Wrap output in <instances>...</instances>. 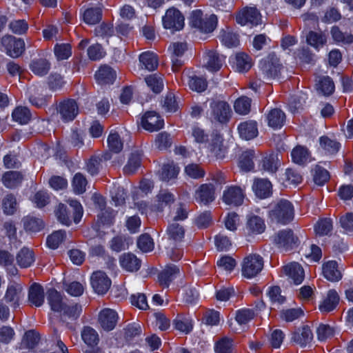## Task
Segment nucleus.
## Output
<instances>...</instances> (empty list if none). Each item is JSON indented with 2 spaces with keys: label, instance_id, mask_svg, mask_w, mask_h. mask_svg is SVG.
Listing matches in <instances>:
<instances>
[{
  "label": "nucleus",
  "instance_id": "obj_1",
  "mask_svg": "<svg viewBox=\"0 0 353 353\" xmlns=\"http://www.w3.org/2000/svg\"><path fill=\"white\" fill-rule=\"evenodd\" d=\"M69 207L59 203L54 210V214L58 221L66 226L72 224V220L78 223L83 216V210L81 203L77 200H69Z\"/></svg>",
  "mask_w": 353,
  "mask_h": 353
},
{
  "label": "nucleus",
  "instance_id": "obj_2",
  "mask_svg": "<svg viewBox=\"0 0 353 353\" xmlns=\"http://www.w3.org/2000/svg\"><path fill=\"white\" fill-rule=\"evenodd\" d=\"M294 216V209L292 203L285 199L275 201L269 211V217L272 221L288 224Z\"/></svg>",
  "mask_w": 353,
  "mask_h": 353
},
{
  "label": "nucleus",
  "instance_id": "obj_3",
  "mask_svg": "<svg viewBox=\"0 0 353 353\" xmlns=\"http://www.w3.org/2000/svg\"><path fill=\"white\" fill-rule=\"evenodd\" d=\"M218 19L215 14L205 15L203 17L201 10H196L192 12L190 24L204 33H210L214 30L217 26Z\"/></svg>",
  "mask_w": 353,
  "mask_h": 353
},
{
  "label": "nucleus",
  "instance_id": "obj_4",
  "mask_svg": "<svg viewBox=\"0 0 353 353\" xmlns=\"http://www.w3.org/2000/svg\"><path fill=\"white\" fill-rule=\"evenodd\" d=\"M0 42L1 50L12 58L19 57L25 51V42L21 38L6 34L1 37Z\"/></svg>",
  "mask_w": 353,
  "mask_h": 353
},
{
  "label": "nucleus",
  "instance_id": "obj_5",
  "mask_svg": "<svg viewBox=\"0 0 353 353\" xmlns=\"http://www.w3.org/2000/svg\"><path fill=\"white\" fill-rule=\"evenodd\" d=\"M282 68L280 60L275 54H270L260 62V70L265 80L279 78Z\"/></svg>",
  "mask_w": 353,
  "mask_h": 353
},
{
  "label": "nucleus",
  "instance_id": "obj_6",
  "mask_svg": "<svg viewBox=\"0 0 353 353\" xmlns=\"http://www.w3.org/2000/svg\"><path fill=\"white\" fill-rule=\"evenodd\" d=\"M210 119L220 123H227L231 116L230 105L223 101H213L210 103Z\"/></svg>",
  "mask_w": 353,
  "mask_h": 353
},
{
  "label": "nucleus",
  "instance_id": "obj_7",
  "mask_svg": "<svg viewBox=\"0 0 353 353\" xmlns=\"http://www.w3.org/2000/svg\"><path fill=\"white\" fill-rule=\"evenodd\" d=\"M263 260L261 256L256 254H251L245 258L242 265V274L251 279L256 276L263 269Z\"/></svg>",
  "mask_w": 353,
  "mask_h": 353
},
{
  "label": "nucleus",
  "instance_id": "obj_8",
  "mask_svg": "<svg viewBox=\"0 0 353 353\" xmlns=\"http://www.w3.org/2000/svg\"><path fill=\"white\" fill-rule=\"evenodd\" d=\"M261 20V14L256 7H244L236 14V21L241 26H257Z\"/></svg>",
  "mask_w": 353,
  "mask_h": 353
},
{
  "label": "nucleus",
  "instance_id": "obj_9",
  "mask_svg": "<svg viewBox=\"0 0 353 353\" xmlns=\"http://www.w3.org/2000/svg\"><path fill=\"white\" fill-rule=\"evenodd\" d=\"M187 49V43L185 42H174L170 45L168 51L170 54L172 69L174 72L179 71L184 64V54Z\"/></svg>",
  "mask_w": 353,
  "mask_h": 353
},
{
  "label": "nucleus",
  "instance_id": "obj_10",
  "mask_svg": "<svg viewBox=\"0 0 353 353\" xmlns=\"http://www.w3.org/2000/svg\"><path fill=\"white\" fill-rule=\"evenodd\" d=\"M184 20L183 15L179 10L171 8L167 10L163 17V25L165 28L170 29L173 32L179 31L183 29Z\"/></svg>",
  "mask_w": 353,
  "mask_h": 353
},
{
  "label": "nucleus",
  "instance_id": "obj_11",
  "mask_svg": "<svg viewBox=\"0 0 353 353\" xmlns=\"http://www.w3.org/2000/svg\"><path fill=\"white\" fill-rule=\"evenodd\" d=\"M274 241L279 248L287 252L298 246L299 239L291 230L279 231L275 236Z\"/></svg>",
  "mask_w": 353,
  "mask_h": 353
},
{
  "label": "nucleus",
  "instance_id": "obj_12",
  "mask_svg": "<svg viewBox=\"0 0 353 353\" xmlns=\"http://www.w3.org/2000/svg\"><path fill=\"white\" fill-rule=\"evenodd\" d=\"M57 108L61 119L64 122L73 121L79 113V106L76 101L71 99L61 101Z\"/></svg>",
  "mask_w": 353,
  "mask_h": 353
},
{
  "label": "nucleus",
  "instance_id": "obj_13",
  "mask_svg": "<svg viewBox=\"0 0 353 353\" xmlns=\"http://www.w3.org/2000/svg\"><path fill=\"white\" fill-rule=\"evenodd\" d=\"M243 190L239 186H229L223 191L222 200L227 205L239 206L243 203Z\"/></svg>",
  "mask_w": 353,
  "mask_h": 353
},
{
  "label": "nucleus",
  "instance_id": "obj_14",
  "mask_svg": "<svg viewBox=\"0 0 353 353\" xmlns=\"http://www.w3.org/2000/svg\"><path fill=\"white\" fill-rule=\"evenodd\" d=\"M91 284L94 290L99 294H105L110 288L111 281L102 271H97L91 276Z\"/></svg>",
  "mask_w": 353,
  "mask_h": 353
},
{
  "label": "nucleus",
  "instance_id": "obj_15",
  "mask_svg": "<svg viewBox=\"0 0 353 353\" xmlns=\"http://www.w3.org/2000/svg\"><path fill=\"white\" fill-rule=\"evenodd\" d=\"M118 321L117 313L112 309L105 308L99 314V323L105 331L112 330Z\"/></svg>",
  "mask_w": 353,
  "mask_h": 353
},
{
  "label": "nucleus",
  "instance_id": "obj_16",
  "mask_svg": "<svg viewBox=\"0 0 353 353\" xmlns=\"http://www.w3.org/2000/svg\"><path fill=\"white\" fill-rule=\"evenodd\" d=\"M141 125L148 131H158L163 128L164 121L155 112H148L141 119Z\"/></svg>",
  "mask_w": 353,
  "mask_h": 353
},
{
  "label": "nucleus",
  "instance_id": "obj_17",
  "mask_svg": "<svg viewBox=\"0 0 353 353\" xmlns=\"http://www.w3.org/2000/svg\"><path fill=\"white\" fill-rule=\"evenodd\" d=\"M23 290L21 284L16 282L10 283L4 299L7 303H10L13 307H17L19 305V301L23 296Z\"/></svg>",
  "mask_w": 353,
  "mask_h": 353
},
{
  "label": "nucleus",
  "instance_id": "obj_18",
  "mask_svg": "<svg viewBox=\"0 0 353 353\" xmlns=\"http://www.w3.org/2000/svg\"><path fill=\"white\" fill-rule=\"evenodd\" d=\"M196 202L207 205L215 199V189L211 183H204L199 186L194 194Z\"/></svg>",
  "mask_w": 353,
  "mask_h": 353
},
{
  "label": "nucleus",
  "instance_id": "obj_19",
  "mask_svg": "<svg viewBox=\"0 0 353 353\" xmlns=\"http://www.w3.org/2000/svg\"><path fill=\"white\" fill-rule=\"evenodd\" d=\"M323 274L324 277L331 282L340 281L343 274L336 261H328L323 265Z\"/></svg>",
  "mask_w": 353,
  "mask_h": 353
},
{
  "label": "nucleus",
  "instance_id": "obj_20",
  "mask_svg": "<svg viewBox=\"0 0 353 353\" xmlns=\"http://www.w3.org/2000/svg\"><path fill=\"white\" fill-rule=\"evenodd\" d=\"M284 274L291 279L296 285L302 283L304 279V270L298 263H290L282 268Z\"/></svg>",
  "mask_w": 353,
  "mask_h": 353
},
{
  "label": "nucleus",
  "instance_id": "obj_21",
  "mask_svg": "<svg viewBox=\"0 0 353 353\" xmlns=\"http://www.w3.org/2000/svg\"><path fill=\"white\" fill-rule=\"evenodd\" d=\"M281 155L278 152L266 154L261 162V169L270 173H275L281 165Z\"/></svg>",
  "mask_w": 353,
  "mask_h": 353
},
{
  "label": "nucleus",
  "instance_id": "obj_22",
  "mask_svg": "<svg viewBox=\"0 0 353 353\" xmlns=\"http://www.w3.org/2000/svg\"><path fill=\"white\" fill-rule=\"evenodd\" d=\"M119 263L122 268L131 272L138 271L141 265V260L131 252L121 254L119 256Z\"/></svg>",
  "mask_w": 353,
  "mask_h": 353
},
{
  "label": "nucleus",
  "instance_id": "obj_23",
  "mask_svg": "<svg viewBox=\"0 0 353 353\" xmlns=\"http://www.w3.org/2000/svg\"><path fill=\"white\" fill-rule=\"evenodd\" d=\"M116 72L108 65H102L95 73V79L99 84H112L116 79Z\"/></svg>",
  "mask_w": 353,
  "mask_h": 353
},
{
  "label": "nucleus",
  "instance_id": "obj_24",
  "mask_svg": "<svg viewBox=\"0 0 353 353\" xmlns=\"http://www.w3.org/2000/svg\"><path fill=\"white\" fill-rule=\"evenodd\" d=\"M240 137L245 140H250L258 135L257 123L254 121H246L238 126Z\"/></svg>",
  "mask_w": 353,
  "mask_h": 353
},
{
  "label": "nucleus",
  "instance_id": "obj_25",
  "mask_svg": "<svg viewBox=\"0 0 353 353\" xmlns=\"http://www.w3.org/2000/svg\"><path fill=\"white\" fill-rule=\"evenodd\" d=\"M252 190L257 197L265 199L270 196L272 193V183L268 179H256L252 185Z\"/></svg>",
  "mask_w": 353,
  "mask_h": 353
},
{
  "label": "nucleus",
  "instance_id": "obj_26",
  "mask_svg": "<svg viewBox=\"0 0 353 353\" xmlns=\"http://www.w3.org/2000/svg\"><path fill=\"white\" fill-rule=\"evenodd\" d=\"M179 268L174 264L165 266V269L159 274V281L161 285L168 287L170 283L179 274Z\"/></svg>",
  "mask_w": 353,
  "mask_h": 353
},
{
  "label": "nucleus",
  "instance_id": "obj_27",
  "mask_svg": "<svg viewBox=\"0 0 353 353\" xmlns=\"http://www.w3.org/2000/svg\"><path fill=\"white\" fill-rule=\"evenodd\" d=\"M205 66L210 71H217L222 67L225 57L216 51L210 50L206 53Z\"/></svg>",
  "mask_w": 353,
  "mask_h": 353
},
{
  "label": "nucleus",
  "instance_id": "obj_28",
  "mask_svg": "<svg viewBox=\"0 0 353 353\" xmlns=\"http://www.w3.org/2000/svg\"><path fill=\"white\" fill-rule=\"evenodd\" d=\"M313 339V334L308 325H304L293 333L292 340L303 347L310 343Z\"/></svg>",
  "mask_w": 353,
  "mask_h": 353
},
{
  "label": "nucleus",
  "instance_id": "obj_29",
  "mask_svg": "<svg viewBox=\"0 0 353 353\" xmlns=\"http://www.w3.org/2000/svg\"><path fill=\"white\" fill-rule=\"evenodd\" d=\"M48 302L54 312H61L65 305L61 294L55 289H50L47 295Z\"/></svg>",
  "mask_w": 353,
  "mask_h": 353
},
{
  "label": "nucleus",
  "instance_id": "obj_30",
  "mask_svg": "<svg viewBox=\"0 0 353 353\" xmlns=\"http://www.w3.org/2000/svg\"><path fill=\"white\" fill-rule=\"evenodd\" d=\"M268 125L276 129L281 128L285 121V113L279 108L271 110L266 116Z\"/></svg>",
  "mask_w": 353,
  "mask_h": 353
},
{
  "label": "nucleus",
  "instance_id": "obj_31",
  "mask_svg": "<svg viewBox=\"0 0 353 353\" xmlns=\"http://www.w3.org/2000/svg\"><path fill=\"white\" fill-rule=\"evenodd\" d=\"M29 301L36 307H40L44 302V290L43 287L38 283H33L28 292Z\"/></svg>",
  "mask_w": 353,
  "mask_h": 353
},
{
  "label": "nucleus",
  "instance_id": "obj_32",
  "mask_svg": "<svg viewBox=\"0 0 353 353\" xmlns=\"http://www.w3.org/2000/svg\"><path fill=\"white\" fill-rule=\"evenodd\" d=\"M83 341L89 347L97 346L100 341L98 332L90 326H84L81 331Z\"/></svg>",
  "mask_w": 353,
  "mask_h": 353
},
{
  "label": "nucleus",
  "instance_id": "obj_33",
  "mask_svg": "<svg viewBox=\"0 0 353 353\" xmlns=\"http://www.w3.org/2000/svg\"><path fill=\"white\" fill-rule=\"evenodd\" d=\"M97 203L101 210L98 218L103 224H112L116 216V212L111 208L105 207V201L102 197L97 199Z\"/></svg>",
  "mask_w": 353,
  "mask_h": 353
},
{
  "label": "nucleus",
  "instance_id": "obj_34",
  "mask_svg": "<svg viewBox=\"0 0 353 353\" xmlns=\"http://www.w3.org/2000/svg\"><path fill=\"white\" fill-rule=\"evenodd\" d=\"M34 260L33 251L27 248L21 249L16 256L17 263L21 268H27L31 266Z\"/></svg>",
  "mask_w": 353,
  "mask_h": 353
},
{
  "label": "nucleus",
  "instance_id": "obj_35",
  "mask_svg": "<svg viewBox=\"0 0 353 353\" xmlns=\"http://www.w3.org/2000/svg\"><path fill=\"white\" fill-rule=\"evenodd\" d=\"M307 43L316 50L323 48L327 41V37L323 32L310 31L306 36Z\"/></svg>",
  "mask_w": 353,
  "mask_h": 353
},
{
  "label": "nucleus",
  "instance_id": "obj_36",
  "mask_svg": "<svg viewBox=\"0 0 353 353\" xmlns=\"http://www.w3.org/2000/svg\"><path fill=\"white\" fill-rule=\"evenodd\" d=\"M180 168L173 161L164 163L160 171V178L163 181H169L177 177Z\"/></svg>",
  "mask_w": 353,
  "mask_h": 353
},
{
  "label": "nucleus",
  "instance_id": "obj_37",
  "mask_svg": "<svg viewBox=\"0 0 353 353\" xmlns=\"http://www.w3.org/2000/svg\"><path fill=\"white\" fill-rule=\"evenodd\" d=\"M140 65L142 69L153 71L158 67L157 56L151 52H145L139 56Z\"/></svg>",
  "mask_w": 353,
  "mask_h": 353
},
{
  "label": "nucleus",
  "instance_id": "obj_38",
  "mask_svg": "<svg viewBox=\"0 0 353 353\" xmlns=\"http://www.w3.org/2000/svg\"><path fill=\"white\" fill-rule=\"evenodd\" d=\"M175 201L174 195L167 190H161L156 197L157 203L154 208L158 211H162L167 205H170Z\"/></svg>",
  "mask_w": 353,
  "mask_h": 353
},
{
  "label": "nucleus",
  "instance_id": "obj_39",
  "mask_svg": "<svg viewBox=\"0 0 353 353\" xmlns=\"http://www.w3.org/2000/svg\"><path fill=\"white\" fill-rule=\"evenodd\" d=\"M0 265L4 267L12 276L18 274L17 268L14 265V256L6 250H0Z\"/></svg>",
  "mask_w": 353,
  "mask_h": 353
},
{
  "label": "nucleus",
  "instance_id": "obj_40",
  "mask_svg": "<svg viewBox=\"0 0 353 353\" xmlns=\"http://www.w3.org/2000/svg\"><path fill=\"white\" fill-rule=\"evenodd\" d=\"M265 225L263 220L258 216H250L246 223L248 234H261L265 231Z\"/></svg>",
  "mask_w": 353,
  "mask_h": 353
},
{
  "label": "nucleus",
  "instance_id": "obj_41",
  "mask_svg": "<svg viewBox=\"0 0 353 353\" xmlns=\"http://www.w3.org/2000/svg\"><path fill=\"white\" fill-rule=\"evenodd\" d=\"M219 38L221 43L228 48L236 47L239 44L238 34L228 28L221 30Z\"/></svg>",
  "mask_w": 353,
  "mask_h": 353
},
{
  "label": "nucleus",
  "instance_id": "obj_42",
  "mask_svg": "<svg viewBox=\"0 0 353 353\" xmlns=\"http://www.w3.org/2000/svg\"><path fill=\"white\" fill-rule=\"evenodd\" d=\"M50 98V95L43 94L39 88H34L30 91L29 101L35 107L42 108L48 105Z\"/></svg>",
  "mask_w": 353,
  "mask_h": 353
},
{
  "label": "nucleus",
  "instance_id": "obj_43",
  "mask_svg": "<svg viewBox=\"0 0 353 353\" xmlns=\"http://www.w3.org/2000/svg\"><path fill=\"white\" fill-rule=\"evenodd\" d=\"M339 301V296L337 292L331 290L328 292L327 298L319 305V309L321 312H329L336 307Z\"/></svg>",
  "mask_w": 353,
  "mask_h": 353
},
{
  "label": "nucleus",
  "instance_id": "obj_44",
  "mask_svg": "<svg viewBox=\"0 0 353 353\" xmlns=\"http://www.w3.org/2000/svg\"><path fill=\"white\" fill-rule=\"evenodd\" d=\"M30 68L34 74L38 76H44L48 73L50 63L46 59H38L31 62Z\"/></svg>",
  "mask_w": 353,
  "mask_h": 353
},
{
  "label": "nucleus",
  "instance_id": "obj_45",
  "mask_svg": "<svg viewBox=\"0 0 353 353\" xmlns=\"http://www.w3.org/2000/svg\"><path fill=\"white\" fill-rule=\"evenodd\" d=\"M2 180L6 187L14 188L21 184L23 176L19 172L9 171L3 174Z\"/></svg>",
  "mask_w": 353,
  "mask_h": 353
},
{
  "label": "nucleus",
  "instance_id": "obj_46",
  "mask_svg": "<svg viewBox=\"0 0 353 353\" xmlns=\"http://www.w3.org/2000/svg\"><path fill=\"white\" fill-rule=\"evenodd\" d=\"M24 229L31 232H38L41 231L43 227V221L39 218L27 216L23 219Z\"/></svg>",
  "mask_w": 353,
  "mask_h": 353
},
{
  "label": "nucleus",
  "instance_id": "obj_47",
  "mask_svg": "<svg viewBox=\"0 0 353 353\" xmlns=\"http://www.w3.org/2000/svg\"><path fill=\"white\" fill-rule=\"evenodd\" d=\"M236 69L239 72L248 71L252 65V59L244 52H239L235 56Z\"/></svg>",
  "mask_w": 353,
  "mask_h": 353
},
{
  "label": "nucleus",
  "instance_id": "obj_48",
  "mask_svg": "<svg viewBox=\"0 0 353 353\" xmlns=\"http://www.w3.org/2000/svg\"><path fill=\"white\" fill-rule=\"evenodd\" d=\"M316 87L317 90L325 96L332 94L335 88L332 79L327 76L319 77Z\"/></svg>",
  "mask_w": 353,
  "mask_h": 353
},
{
  "label": "nucleus",
  "instance_id": "obj_49",
  "mask_svg": "<svg viewBox=\"0 0 353 353\" xmlns=\"http://www.w3.org/2000/svg\"><path fill=\"white\" fill-rule=\"evenodd\" d=\"M141 154L136 151L131 153L127 164L123 168L125 174H134L141 165Z\"/></svg>",
  "mask_w": 353,
  "mask_h": 353
},
{
  "label": "nucleus",
  "instance_id": "obj_50",
  "mask_svg": "<svg viewBox=\"0 0 353 353\" xmlns=\"http://www.w3.org/2000/svg\"><path fill=\"white\" fill-rule=\"evenodd\" d=\"M148 86L154 92L160 93L164 86L162 76L158 74L149 75L145 78Z\"/></svg>",
  "mask_w": 353,
  "mask_h": 353
},
{
  "label": "nucleus",
  "instance_id": "obj_51",
  "mask_svg": "<svg viewBox=\"0 0 353 353\" xmlns=\"http://www.w3.org/2000/svg\"><path fill=\"white\" fill-rule=\"evenodd\" d=\"M309 155L308 150L300 145L294 148L291 153L293 162L299 165L305 163L309 159Z\"/></svg>",
  "mask_w": 353,
  "mask_h": 353
},
{
  "label": "nucleus",
  "instance_id": "obj_52",
  "mask_svg": "<svg viewBox=\"0 0 353 353\" xmlns=\"http://www.w3.org/2000/svg\"><path fill=\"white\" fill-rule=\"evenodd\" d=\"M167 234L170 239L174 241H181L185 235V230L182 225L178 223L173 222L168 225Z\"/></svg>",
  "mask_w": 353,
  "mask_h": 353
},
{
  "label": "nucleus",
  "instance_id": "obj_53",
  "mask_svg": "<svg viewBox=\"0 0 353 353\" xmlns=\"http://www.w3.org/2000/svg\"><path fill=\"white\" fill-rule=\"evenodd\" d=\"M332 229V221L329 218L320 219L314 225L316 234L321 236L330 234Z\"/></svg>",
  "mask_w": 353,
  "mask_h": 353
},
{
  "label": "nucleus",
  "instance_id": "obj_54",
  "mask_svg": "<svg viewBox=\"0 0 353 353\" xmlns=\"http://www.w3.org/2000/svg\"><path fill=\"white\" fill-rule=\"evenodd\" d=\"M173 324L175 329L185 334L189 333L192 330V320L183 315H178L174 320Z\"/></svg>",
  "mask_w": 353,
  "mask_h": 353
},
{
  "label": "nucleus",
  "instance_id": "obj_55",
  "mask_svg": "<svg viewBox=\"0 0 353 353\" xmlns=\"http://www.w3.org/2000/svg\"><path fill=\"white\" fill-rule=\"evenodd\" d=\"M12 116L15 121L26 124L30 121L32 114L28 108L19 106L14 110Z\"/></svg>",
  "mask_w": 353,
  "mask_h": 353
},
{
  "label": "nucleus",
  "instance_id": "obj_56",
  "mask_svg": "<svg viewBox=\"0 0 353 353\" xmlns=\"http://www.w3.org/2000/svg\"><path fill=\"white\" fill-rule=\"evenodd\" d=\"M82 312V306L78 303L65 304L61 313L63 317L72 320L77 319Z\"/></svg>",
  "mask_w": 353,
  "mask_h": 353
},
{
  "label": "nucleus",
  "instance_id": "obj_57",
  "mask_svg": "<svg viewBox=\"0 0 353 353\" xmlns=\"http://www.w3.org/2000/svg\"><path fill=\"white\" fill-rule=\"evenodd\" d=\"M188 83L189 88L194 91L201 92L207 88L206 80L202 77H197L195 74L188 77Z\"/></svg>",
  "mask_w": 353,
  "mask_h": 353
},
{
  "label": "nucleus",
  "instance_id": "obj_58",
  "mask_svg": "<svg viewBox=\"0 0 353 353\" xmlns=\"http://www.w3.org/2000/svg\"><path fill=\"white\" fill-rule=\"evenodd\" d=\"M3 213L6 215H12L17 211V203L15 196L12 194L6 195L2 201Z\"/></svg>",
  "mask_w": 353,
  "mask_h": 353
},
{
  "label": "nucleus",
  "instance_id": "obj_59",
  "mask_svg": "<svg viewBox=\"0 0 353 353\" xmlns=\"http://www.w3.org/2000/svg\"><path fill=\"white\" fill-rule=\"evenodd\" d=\"M254 157V152L252 150L244 152L239 159V167L241 170L248 172L254 168L253 159Z\"/></svg>",
  "mask_w": 353,
  "mask_h": 353
},
{
  "label": "nucleus",
  "instance_id": "obj_60",
  "mask_svg": "<svg viewBox=\"0 0 353 353\" xmlns=\"http://www.w3.org/2000/svg\"><path fill=\"white\" fill-rule=\"evenodd\" d=\"M331 34L336 42H341L345 44H350L353 42V35L350 33L343 32L338 26L332 28Z\"/></svg>",
  "mask_w": 353,
  "mask_h": 353
},
{
  "label": "nucleus",
  "instance_id": "obj_61",
  "mask_svg": "<svg viewBox=\"0 0 353 353\" xmlns=\"http://www.w3.org/2000/svg\"><path fill=\"white\" fill-rule=\"evenodd\" d=\"M162 108L166 112H175L178 108V103L175 96L172 92H168L161 100Z\"/></svg>",
  "mask_w": 353,
  "mask_h": 353
},
{
  "label": "nucleus",
  "instance_id": "obj_62",
  "mask_svg": "<svg viewBox=\"0 0 353 353\" xmlns=\"http://www.w3.org/2000/svg\"><path fill=\"white\" fill-rule=\"evenodd\" d=\"M108 145L110 150L114 153H119L123 149V143L116 132H111L108 137Z\"/></svg>",
  "mask_w": 353,
  "mask_h": 353
},
{
  "label": "nucleus",
  "instance_id": "obj_63",
  "mask_svg": "<svg viewBox=\"0 0 353 353\" xmlns=\"http://www.w3.org/2000/svg\"><path fill=\"white\" fill-rule=\"evenodd\" d=\"M66 238L65 230H59L49 235L47 239L48 245L52 249H56L64 241Z\"/></svg>",
  "mask_w": 353,
  "mask_h": 353
},
{
  "label": "nucleus",
  "instance_id": "obj_64",
  "mask_svg": "<svg viewBox=\"0 0 353 353\" xmlns=\"http://www.w3.org/2000/svg\"><path fill=\"white\" fill-rule=\"evenodd\" d=\"M101 19V10L99 8L87 9L83 14L84 21L90 25H94Z\"/></svg>",
  "mask_w": 353,
  "mask_h": 353
}]
</instances>
